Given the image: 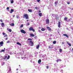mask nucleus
I'll return each mask as SVG.
<instances>
[{"instance_id": "18", "label": "nucleus", "mask_w": 73, "mask_h": 73, "mask_svg": "<svg viewBox=\"0 0 73 73\" xmlns=\"http://www.w3.org/2000/svg\"><path fill=\"white\" fill-rule=\"evenodd\" d=\"M28 11L29 12H32V10H31L30 9H28Z\"/></svg>"}, {"instance_id": "42", "label": "nucleus", "mask_w": 73, "mask_h": 73, "mask_svg": "<svg viewBox=\"0 0 73 73\" xmlns=\"http://www.w3.org/2000/svg\"><path fill=\"white\" fill-rule=\"evenodd\" d=\"M10 42V41H8L7 42V43H9Z\"/></svg>"}, {"instance_id": "52", "label": "nucleus", "mask_w": 73, "mask_h": 73, "mask_svg": "<svg viewBox=\"0 0 73 73\" xmlns=\"http://www.w3.org/2000/svg\"><path fill=\"white\" fill-rule=\"evenodd\" d=\"M16 70H19V69H18V68H17L16 69Z\"/></svg>"}, {"instance_id": "13", "label": "nucleus", "mask_w": 73, "mask_h": 73, "mask_svg": "<svg viewBox=\"0 0 73 73\" xmlns=\"http://www.w3.org/2000/svg\"><path fill=\"white\" fill-rule=\"evenodd\" d=\"M38 15L40 16V17H41L42 16V13H40L38 14Z\"/></svg>"}, {"instance_id": "59", "label": "nucleus", "mask_w": 73, "mask_h": 73, "mask_svg": "<svg viewBox=\"0 0 73 73\" xmlns=\"http://www.w3.org/2000/svg\"><path fill=\"white\" fill-rule=\"evenodd\" d=\"M49 39H50V38H49Z\"/></svg>"}, {"instance_id": "38", "label": "nucleus", "mask_w": 73, "mask_h": 73, "mask_svg": "<svg viewBox=\"0 0 73 73\" xmlns=\"http://www.w3.org/2000/svg\"><path fill=\"white\" fill-rule=\"evenodd\" d=\"M58 60L59 61H62L61 59H59Z\"/></svg>"}, {"instance_id": "25", "label": "nucleus", "mask_w": 73, "mask_h": 73, "mask_svg": "<svg viewBox=\"0 0 73 73\" xmlns=\"http://www.w3.org/2000/svg\"><path fill=\"white\" fill-rule=\"evenodd\" d=\"M59 52L60 53H62V49H59Z\"/></svg>"}, {"instance_id": "31", "label": "nucleus", "mask_w": 73, "mask_h": 73, "mask_svg": "<svg viewBox=\"0 0 73 73\" xmlns=\"http://www.w3.org/2000/svg\"><path fill=\"white\" fill-rule=\"evenodd\" d=\"M48 48H51V49H52V48H53V47H50V46H48Z\"/></svg>"}, {"instance_id": "58", "label": "nucleus", "mask_w": 73, "mask_h": 73, "mask_svg": "<svg viewBox=\"0 0 73 73\" xmlns=\"http://www.w3.org/2000/svg\"><path fill=\"white\" fill-rule=\"evenodd\" d=\"M1 46H3V45H1Z\"/></svg>"}, {"instance_id": "5", "label": "nucleus", "mask_w": 73, "mask_h": 73, "mask_svg": "<svg viewBox=\"0 0 73 73\" xmlns=\"http://www.w3.org/2000/svg\"><path fill=\"white\" fill-rule=\"evenodd\" d=\"M58 27L59 28H61V23L60 21L58 23Z\"/></svg>"}, {"instance_id": "15", "label": "nucleus", "mask_w": 73, "mask_h": 73, "mask_svg": "<svg viewBox=\"0 0 73 73\" xmlns=\"http://www.w3.org/2000/svg\"><path fill=\"white\" fill-rule=\"evenodd\" d=\"M1 25L2 27H4V23H2L1 24Z\"/></svg>"}, {"instance_id": "30", "label": "nucleus", "mask_w": 73, "mask_h": 73, "mask_svg": "<svg viewBox=\"0 0 73 73\" xmlns=\"http://www.w3.org/2000/svg\"><path fill=\"white\" fill-rule=\"evenodd\" d=\"M22 27H23V24H22L20 27V28H22Z\"/></svg>"}, {"instance_id": "35", "label": "nucleus", "mask_w": 73, "mask_h": 73, "mask_svg": "<svg viewBox=\"0 0 73 73\" xmlns=\"http://www.w3.org/2000/svg\"><path fill=\"white\" fill-rule=\"evenodd\" d=\"M35 9H38V8L37 7H35Z\"/></svg>"}, {"instance_id": "9", "label": "nucleus", "mask_w": 73, "mask_h": 73, "mask_svg": "<svg viewBox=\"0 0 73 73\" xmlns=\"http://www.w3.org/2000/svg\"><path fill=\"white\" fill-rule=\"evenodd\" d=\"M46 28H47V29H48L49 31H51V29L50 27H47Z\"/></svg>"}, {"instance_id": "22", "label": "nucleus", "mask_w": 73, "mask_h": 73, "mask_svg": "<svg viewBox=\"0 0 73 73\" xmlns=\"http://www.w3.org/2000/svg\"><path fill=\"white\" fill-rule=\"evenodd\" d=\"M67 43L69 45V46H72V45H71V44L68 43V42H67Z\"/></svg>"}, {"instance_id": "56", "label": "nucleus", "mask_w": 73, "mask_h": 73, "mask_svg": "<svg viewBox=\"0 0 73 73\" xmlns=\"http://www.w3.org/2000/svg\"><path fill=\"white\" fill-rule=\"evenodd\" d=\"M19 66H20V65H19Z\"/></svg>"}, {"instance_id": "23", "label": "nucleus", "mask_w": 73, "mask_h": 73, "mask_svg": "<svg viewBox=\"0 0 73 73\" xmlns=\"http://www.w3.org/2000/svg\"><path fill=\"white\" fill-rule=\"evenodd\" d=\"M10 2L11 4H13L14 3V1L13 0H12Z\"/></svg>"}, {"instance_id": "4", "label": "nucleus", "mask_w": 73, "mask_h": 73, "mask_svg": "<svg viewBox=\"0 0 73 73\" xmlns=\"http://www.w3.org/2000/svg\"><path fill=\"white\" fill-rule=\"evenodd\" d=\"M46 24H49V20L48 19H46Z\"/></svg>"}, {"instance_id": "34", "label": "nucleus", "mask_w": 73, "mask_h": 73, "mask_svg": "<svg viewBox=\"0 0 73 73\" xmlns=\"http://www.w3.org/2000/svg\"><path fill=\"white\" fill-rule=\"evenodd\" d=\"M36 1H37L38 3H39V2L40 1V0H36Z\"/></svg>"}, {"instance_id": "19", "label": "nucleus", "mask_w": 73, "mask_h": 73, "mask_svg": "<svg viewBox=\"0 0 73 73\" xmlns=\"http://www.w3.org/2000/svg\"><path fill=\"white\" fill-rule=\"evenodd\" d=\"M3 44H4V42L3 41H1L0 42V45H3Z\"/></svg>"}, {"instance_id": "32", "label": "nucleus", "mask_w": 73, "mask_h": 73, "mask_svg": "<svg viewBox=\"0 0 73 73\" xmlns=\"http://www.w3.org/2000/svg\"><path fill=\"white\" fill-rule=\"evenodd\" d=\"M4 37H7V34L5 35L4 36Z\"/></svg>"}, {"instance_id": "54", "label": "nucleus", "mask_w": 73, "mask_h": 73, "mask_svg": "<svg viewBox=\"0 0 73 73\" xmlns=\"http://www.w3.org/2000/svg\"><path fill=\"white\" fill-rule=\"evenodd\" d=\"M5 48H4V50H5Z\"/></svg>"}, {"instance_id": "11", "label": "nucleus", "mask_w": 73, "mask_h": 73, "mask_svg": "<svg viewBox=\"0 0 73 73\" xmlns=\"http://www.w3.org/2000/svg\"><path fill=\"white\" fill-rule=\"evenodd\" d=\"M7 30H8V31H9V32H12V29H9V28H7Z\"/></svg>"}, {"instance_id": "24", "label": "nucleus", "mask_w": 73, "mask_h": 73, "mask_svg": "<svg viewBox=\"0 0 73 73\" xmlns=\"http://www.w3.org/2000/svg\"><path fill=\"white\" fill-rule=\"evenodd\" d=\"M6 58H7V56H5V58H3L4 60H5Z\"/></svg>"}, {"instance_id": "53", "label": "nucleus", "mask_w": 73, "mask_h": 73, "mask_svg": "<svg viewBox=\"0 0 73 73\" xmlns=\"http://www.w3.org/2000/svg\"><path fill=\"white\" fill-rule=\"evenodd\" d=\"M27 21L28 22V21H29V20H27Z\"/></svg>"}, {"instance_id": "33", "label": "nucleus", "mask_w": 73, "mask_h": 73, "mask_svg": "<svg viewBox=\"0 0 73 73\" xmlns=\"http://www.w3.org/2000/svg\"><path fill=\"white\" fill-rule=\"evenodd\" d=\"M57 3H58V2H55V4L56 5H57Z\"/></svg>"}, {"instance_id": "26", "label": "nucleus", "mask_w": 73, "mask_h": 73, "mask_svg": "<svg viewBox=\"0 0 73 73\" xmlns=\"http://www.w3.org/2000/svg\"><path fill=\"white\" fill-rule=\"evenodd\" d=\"M56 41H54L53 42V44H56Z\"/></svg>"}, {"instance_id": "41", "label": "nucleus", "mask_w": 73, "mask_h": 73, "mask_svg": "<svg viewBox=\"0 0 73 73\" xmlns=\"http://www.w3.org/2000/svg\"><path fill=\"white\" fill-rule=\"evenodd\" d=\"M6 9L7 10L8 9H9V7H7Z\"/></svg>"}, {"instance_id": "55", "label": "nucleus", "mask_w": 73, "mask_h": 73, "mask_svg": "<svg viewBox=\"0 0 73 73\" xmlns=\"http://www.w3.org/2000/svg\"><path fill=\"white\" fill-rule=\"evenodd\" d=\"M72 50L73 51V48H72Z\"/></svg>"}, {"instance_id": "27", "label": "nucleus", "mask_w": 73, "mask_h": 73, "mask_svg": "<svg viewBox=\"0 0 73 73\" xmlns=\"http://www.w3.org/2000/svg\"><path fill=\"white\" fill-rule=\"evenodd\" d=\"M9 58H10V56H9V55H8L7 57V60H8V59H9Z\"/></svg>"}, {"instance_id": "16", "label": "nucleus", "mask_w": 73, "mask_h": 73, "mask_svg": "<svg viewBox=\"0 0 73 73\" xmlns=\"http://www.w3.org/2000/svg\"><path fill=\"white\" fill-rule=\"evenodd\" d=\"M30 36H32V37H34V36H35V35L31 33L30 34Z\"/></svg>"}, {"instance_id": "45", "label": "nucleus", "mask_w": 73, "mask_h": 73, "mask_svg": "<svg viewBox=\"0 0 73 73\" xmlns=\"http://www.w3.org/2000/svg\"><path fill=\"white\" fill-rule=\"evenodd\" d=\"M16 17L17 19H19V16H17Z\"/></svg>"}, {"instance_id": "48", "label": "nucleus", "mask_w": 73, "mask_h": 73, "mask_svg": "<svg viewBox=\"0 0 73 73\" xmlns=\"http://www.w3.org/2000/svg\"><path fill=\"white\" fill-rule=\"evenodd\" d=\"M62 44H64L65 43H64V42H62Z\"/></svg>"}, {"instance_id": "44", "label": "nucleus", "mask_w": 73, "mask_h": 73, "mask_svg": "<svg viewBox=\"0 0 73 73\" xmlns=\"http://www.w3.org/2000/svg\"><path fill=\"white\" fill-rule=\"evenodd\" d=\"M68 4H70V2H67Z\"/></svg>"}, {"instance_id": "17", "label": "nucleus", "mask_w": 73, "mask_h": 73, "mask_svg": "<svg viewBox=\"0 0 73 73\" xmlns=\"http://www.w3.org/2000/svg\"><path fill=\"white\" fill-rule=\"evenodd\" d=\"M39 47H40V45H39V44H38L37 46H36V49H38V48H39Z\"/></svg>"}, {"instance_id": "14", "label": "nucleus", "mask_w": 73, "mask_h": 73, "mask_svg": "<svg viewBox=\"0 0 73 73\" xmlns=\"http://www.w3.org/2000/svg\"><path fill=\"white\" fill-rule=\"evenodd\" d=\"M46 30V29H45L44 28H42L41 29V30L42 31H45Z\"/></svg>"}, {"instance_id": "49", "label": "nucleus", "mask_w": 73, "mask_h": 73, "mask_svg": "<svg viewBox=\"0 0 73 73\" xmlns=\"http://www.w3.org/2000/svg\"><path fill=\"white\" fill-rule=\"evenodd\" d=\"M8 38H6L5 39L6 40H8Z\"/></svg>"}, {"instance_id": "36", "label": "nucleus", "mask_w": 73, "mask_h": 73, "mask_svg": "<svg viewBox=\"0 0 73 73\" xmlns=\"http://www.w3.org/2000/svg\"><path fill=\"white\" fill-rule=\"evenodd\" d=\"M0 21L1 23H3V20H2V19L0 20Z\"/></svg>"}, {"instance_id": "2", "label": "nucleus", "mask_w": 73, "mask_h": 73, "mask_svg": "<svg viewBox=\"0 0 73 73\" xmlns=\"http://www.w3.org/2000/svg\"><path fill=\"white\" fill-rule=\"evenodd\" d=\"M29 30L30 31H33V32H35V29H33V28L32 27H30L29 28Z\"/></svg>"}, {"instance_id": "12", "label": "nucleus", "mask_w": 73, "mask_h": 73, "mask_svg": "<svg viewBox=\"0 0 73 73\" xmlns=\"http://www.w3.org/2000/svg\"><path fill=\"white\" fill-rule=\"evenodd\" d=\"M41 59H39L38 61V63L40 64H41Z\"/></svg>"}, {"instance_id": "40", "label": "nucleus", "mask_w": 73, "mask_h": 73, "mask_svg": "<svg viewBox=\"0 0 73 73\" xmlns=\"http://www.w3.org/2000/svg\"><path fill=\"white\" fill-rule=\"evenodd\" d=\"M46 68H47V69H48L49 68V66H46Z\"/></svg>"}, {"instance_id": "43", "label": "nucleus", "mask_w": 73, "mask_h": 73, "mask_svg": "<svg viewBox=\"0 0 73 73\" xmlns=\"http://www.w3.org/2000/svg\"><path fill=\"white\" fill-rule=\"evenodd\" d=\"M1 51L2 52H5V50H2Z\"/></svg>"}, {"instance_id": "28", "label": "nucleus", "mask_w": 73, "mask_h": 73, "mask_svg": "<svg viewBox=\"0 0 73 73\" xmlns=\"http://www.w3.org/2000/svg\"><path fill=\"white\" fill-rule=\"evenodd\" d=\"M28 40H31V41H32L31 40H32V39L31 38H29L28 39Z\"/></svg>"}, {"instance_id": "3", "label": "nucleus", "mask_w": 73, "mask_h": 73, "mask_svg": "<svg viewBox=\"0 0 73 73\" xmlns=\"http://www.w3.org/2000/svg\"><path fill=\"white\" fill-rule=\"evenodd\" d=\"M21 33H24V34H25V33H26V32H25V31L23 29H21Z\"/></svg>"}, {"instance_id": "6", "label": "nucleus", "mask_w": 73, "mask_h": 73, "mask_svg": "<svg viewBox=\"0 0 73 73\" xmlns=\"http://www.w3.org/2000/svg\"><path fill=\"white\" fill-rule=\"evenodd\" d=\"M29 42H30L29 43L30 44H31L32 45H31V46H33L34 45L33 44V42H32V40H31L29 41Z\"/></svg>"}, {"instance_id": "1", "label": "nucleus", "mask_w": 73, "mask_h": 73, "mask_svg": "<svg viewBox=\"0 0 73 73\" xmlns=\"http://www.w3.org/2000/svg\"><path fill=\"white\" fill-rule=\"evenodd\" d=\"M23 18H25L26 19H28V18H29V16L27 14H25L24 15Z\"/></svg>"}, {"instance_id": "57", "label": "nucleus", "mask_w": 73, "mask_h": 73, "mask_svg": "<svg viewBox=\"0 0 73 73\" xmlns=\"http://www.w3.org/2000/svg\"><path fill=\"white\" fill-rule=\"evenodd\" d=\"M11 0H10V1H11Z\"/></svg>"}, {"instance_id": "47", "label": "nucleus", "mask_w": 73, "mask_h": 73, "mask_svg": "<svg viewBox=\"0 0 73 73\" xmlns=\"http://www.w3.org/2000/svg\"><path fill=\"white\" fill-rule=\"evenodd\" d=\"M13 17H15V15H13Z\"/></svg>"}, {"instance_id": "7", "label": "nucleus", "mask_w": 73, "mask_h": 73, "mask_svg": "<svg viewBox=\"0 0 73 73\" xmlns=\"http://www.w3.org/2000/svg\"><path fill=\"white\" fill-rule=\"evenodd\" d=\"M63 35V36H66V37H67V38H69V36H68V35L67 34H64Z\"/></svg>"}, {"instance_id": "29", "label": "nucleus", "mask_w": 73, "mask_h": 73, "mask_svg": "<svg viewBox=\"0 0 73 73\" xmlns=\"http://www.w3.org/2000/svg\"><path fill=\"white\" fill-rule=\"evenodd\" d=\"M29 25H30V23H29L28 22L27 23V26H28Z\"/></svg>"}, {"instance_id": "51", "label": "nucleus", "mask_w": 73, "mask_h": 73, "mask_svg": "<svg viewBox=\"0 0 73 73\" xmlns=\"http://www.w3.org/2000/svg\"><path fill=\"white\" fill-rule=\"evenodd\" d=\"M38 13H40V12H41V11L40 10H39V11H38Z\"/></svg>"}, {"instance_id": "37", "label": "nucleus", "mask_w": 73, "mask_h": 73, "mask_svg": "<svg viewBox=\"0 0 73 73\" xmlns=\"http://www.w3.org/2000/svg\"><path fill=\"white\" fill-rule=\"evenodd\" d=\"M3 35H5V33H3Z\"/></svg>"}, {"instance_id": "39", "label": "nucleus", "mask_w": 73, "mask_h": 73, "mask_svg": "<svg viewBox=\"0 0 73 73\" xmlns=\"http://www.w3.org/2000/svg\"><path fill=\"white\" fill-rule=\"evenodd\" d=\"M38 32H40V33H41V31L40 30H38Z\"/></svg>"}, {"instance_id": "50", "label": "nucleus", "mask_w": 73, "mask_h": 73, "mask_svg": "<svg viewBox=\"0 0 73 73\" xmlns=\"http://www.w3.org/2000/svg\"><path fill=\"white\" fill-rule=\"evenodd\" d=\"M70 9H71V10H73V8H70Z\"/></svg>"}, {"instance_id": "46", "label": "nucleus", "mask_w": 73, "mask_h": 73, "mask_svg": "<svg viewBox=\"0 0 73 73\" xmlns=\"http://www.w3.org/2000/svg\"><path fill=\"white\" fill-rule=\"evenodd\" d=\"M59 61V60H58V59H57V60H56V62H58Z\"/></svg>"}, {"instance_id": "21", "label": "nucleus", "mask_w": 73, "mask_h": 73, "mask_svg": "<svg viewBox=\"0 0 73 73\" xmlns=\"http://www.w3.org/2000/svg\"><path fill=\"white\" fill-rule=\"evenodd\" d=\"M67 19H68V18L66 17H65L64 19V20L65 21H67Z\"/></svg>"}, {"instance_id": "8", "label": "nucleus", "mask_w": 73, "mask_h": 73, "mask_svg": "<svg viewBox=\"0 0 73 73\" xmlns=\"http://www.w3.org/2000/svg\"><path fill=\"white\" fill-rule=\"evenodd\" d=\"M10 25L11 26V27H13L15 25V24L14 23H12L11 24H10Z\"/></svg>"}, {"instance_id": "10", "label": "nucleus", "mask_w": 73, "mask_h": 73, "mask_svg": "<svg viewBox=\"0 0 73 73\" xmlns=\"http://www.w3.org/2000/svg\"><path fill=\"white\" fill-rule=\"evenodd\" d=\"M14 11V10L13 9H11L10 11V13H12V12Z\"/></svg>"}, {"instance_id": "20", "label": "nucleus", "mask_w": 73, "mask_h": 73, "mask_svg": "<svg viewBox=\"0 0 73 73\" xmlns=\"http://www.w3.org/2000/svg\"><path fill=\"white\" fill-rule=\"evenodd\" d=\"M17 44L18 45H19L20 46H21V43H20L19 42H17Z\"/></svg>"}]
</instances>
